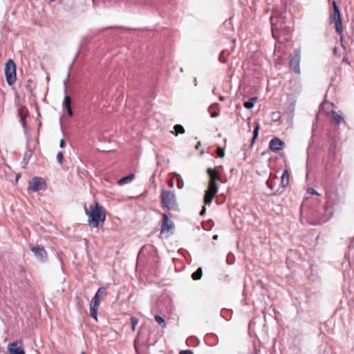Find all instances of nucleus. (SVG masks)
<instances>
[{"mask_svg":"<svg viewBox=\"0 0 354 354\" xmlns=\"http://www.w3.org/2000/svg\"><path fill=\"white\" fill-rule=\"evenodd\" d=\"M217 155L220 158H223L225 156V150L223 148L218 147L217 149Z\"/></svg>","mask_w":354,"mask_h":354,"instance_id":"27","label":"nucleus"},{"mask_svg":"<svg viewBox=\"0 0 354 354\" xmlns=\"http://www.w3.org/2000/svg\"><path fill=\"white\" fill-rule=\"evenodd\" d=\"M21 124H22V125H23V126H24V127H25V121H24V119H21Z\"/></svg>","mask_w":354,"mask_h":354,"instance_id":"37","label":"nucleus"},{"mask_svg":"<svg viewBox=\"0 0 354 354\" xmlns=\"http://www.w3.org/2000/svg\"><path fill=\"white\" fill-rule=\"evenodd\" d=\"M205 210H206V209H205V207H203V209H202V210H201V212H200V214H201V216L204 215V214H205Z\"/></svg>","mask_w":354,"mask_h":354,"instance_id":"34","label":"nucleus"},{"mask_svg":"<svg viewBox=\"0 0 354 354\" xmlns=\"http://www.w3.org/2000/svg\"><path fill=\"white\" fill-rule=\"evenodd\" d=\"M207 174L209 176V182L208 189L205 191L204 203L205 205H210L213 198L218 192V185L216 181L219 179V176L216 171L212 168H209L207 169Z\"/></svg>","mask_w":354,"mask_h":354,"instance_id":"2","label":"nucleus"},{"mask_svg":"<svg viewBox=\"0 0 354 354\" xmlns=\"http://www.w3.org/2000/svg\"><path fill=\"white\" fill-rule=\"evenodd\" d=\"M270 118L273 122H277L281 118V113L279 111H274L271 113Z\"/></svg>","mask_w":354,"mask_h":354,"instance_id":"21","label":"nucleus"},{"mask_svg":"<svg viewBox=\"0 0 354 354\" xmlns=\"http://www.w3.org/2000/svg\"><path fill=\"white\" fill-rule=\"evenodd\" d=\"M332 5L333 8L330 12V23L335 24L336 31L339 34H342L343 32V26L340 11L336 1H333Z\"/></svg>","mask_w":354,"mask_h":354,"instance_id":"3","label":"nucleus"},{"mask_svg":"<svg viewBox=\"0 0 354 354\" xmlns=\"http://www.w3.org/2000/svg\"><path fill=\"white\" fill-rule=\"evenodd\" d=\"M218 107V104H213L209 107L208 111L209 112L212 118H216L218 115L219 111Z\"/></svg>","mask_w":354,"mask_h":354,"instance_id":"15","label":"nucleus"},{"mask_svg":"<svg viewBox=\"0 0 354 354\" xmlns=\"http://www.w3.org/2000/svg\"><path fill=\"white\" fill-rule=\"evenodd\" d=\"M219 100L221 101H223L224 100V97L223 96H220Z\"/></svg>","mask_w":354,"mask_h":354,"instance_id":"39","label":"nucleus"},{"mask_svg":"<svg viewBox=\"0 0 354 354\" xmlns=\"http://www.w3.org/2000/svg\"><path fill=\"white\" fill-rule=\"evenodd\" d=\"M54 0H50V2L53 1Z\"/></svg>","mask_w":354,"mask_h":354,"instance_id":"42","label":"nucleus"},{"mask_svg":"<svg viewBox=\"0 0 354 354\" xmlns=\"http://www.w3.org/2000/svg\"><path fill=\"white\" fill-rule=\"evenodd\" d=\"M289 183V172L287 169L283 171L281 177V186L282 187H286Z\"/></svg>","mask_w":354,"mask_h":354,"instance_id":"14","label":"nucleus"},{"mask_svg":"<svg viewBox=\"0 0 354 354\" xmlns=\"http://www.w3.org/2000/svg\"><path fill=\"white\" fill-rule=\"evenodd\" d=\"M45 180L42 178H34L31 181L29 182L28 187V190L34 192H39L44 187Z\"/></svg>","mask_w":354,"mask_h":354,"instance_id":"7","label":"nucleus"},{"mask_svg":"<svg viewBox=\"0 0 354 354\" xmlns=\"http://www.w3.org/2000/svg\"><path fill=\"white\" fill-rule=\"evenodd\" d=\"M63 106L66 109L68 115L72 116L73 113L71 106V98L68 95H65Z\"/></svg>","mask_w":354,"mask_h":354,"instance_id":"13","label":"nucleus"},{"mask_svg":"<svg viewBox=\"0 0 354 354\" xmlns=\"http://www.w3.org/2000/svg\"><path fill=\"white\" fill-rule=\"evenodd\" d=\"M99 289H103L104 292H100V297L102 295H106V288L104 287L100 288Z\"/></svg>","mask_w":354,"mask_h":354,"instance_id":"32","label":"nucleus"},{"mask_svg":"<svg viewBox=\"0 0 354 354\" xmlns=\"http://www.w3.org/2000/svg\"><path fill=\"white\" fill-rule=\"evenodd\" d=\"M300 60H301V51L299 49H296L290 55L289 65H290V67L297 74L301 73Z\"/></svg>","mask_w":354,"mask_h":354,"instance_id":"6","label":"nucleus"},{"mask_svg":"<svg viewBox=\"0 0 354 354\" xmlns=\"http://www.w3.org/2000/svg\"><path fill=\"white\" fill-rule=\"evenodd\" d=\"M202 277V269L201 268H198L196 271H195L192 275V277L194 280H198Z\"/></svg>","mask_w":354,"mask_h":354,"instance_id":"20","label":"nucleus"},{"mask_svg":"<svg viewBox=\"0 0 354 354\" xmlns=\"http://www.w3.org/2000/svg\"><path fill=\"white\" fill-rule=\"evenodd\" d=\"M307 192L308 194H315V195H317V196L319 195V194L315 189H314L313 188H311V187L308 188L307 189Z\"/></svg>","mask_w":354,"mask_h":354,"instance_id":"30","label":"nucleus"},{"mask_svg":"<svg viewBox=\"0 0 354 354\" xmlns=\"http://www.w3.org/2000/svg\"><path fill=\"white\" fill-rule=\"evenodd\" d=\"M333 118L337 124L341 123L344 120L342 116L335 111H333Z\"/></svg>","mask_w":354,"mask_h":354,"instance_id":"22","label":"nucleus"},{"mask_svg":"<svg viewBox=\"0 0 354 354\" xmlns=\"http://www.w3.org/2000/svg\"><path fill=\"white\" fill-rule=\"evenodd\" d=\"M179 354H193V353L189 350H186L180 351Z\"/></svg>","mask_w":354,"mask_h":354,"instance_id":"31","label":"nucleus"},{"mask_svg":"<svg viewBox=\"0 0 354 354\" xmlns=\"http://www.w3.org/2000/svg\"><path fill=\"white\" fill-rule=\"evenodd\" d=\"M86 215L88 216V225L91 227H98L101 222L106 220V215L104 212L103 207L97 202L84 207Z\"/></svg>","mask_w":354,"mask_h":354,"instance_id":"1","label":"nucleus"},{"mask_svg":"<svg viewBox=\"0 0 354 354\" xmlns=\"http://www.w3.org/2000/svg\"><path fill=\"white\" fill-rule=\"evenodd\" d=\"M325 107H327L328 109L333 107V104L329 103V102H324L321 104V108L324 109Z\"/></svg>","mask_w":354,"mask_h":354,"instance_id":"29","label":"nucleus"},{"mask_svg":"<svg viewBox=\"0 0 354 354\" xmlns=\"http://www.w3.org/2000/svg\"><path fill=\"white\" fill-rule=\"evenodd\" d=\"M81 354H86L84 352H82Z\"/></svg>","mask_w":354,"mask_h":354,"instance_id":"41","label":"nucleus"},{"mask_svg":"<svg viewBox=\"0 0 354 354\" xmlns=\"http://www.w3.org/2000/svg\"><path fill=\"white\" fill-rule=\"evenodd\" d=\"M217 239H218V235L216 234L213 236V239L216 240Z\"/></svg>","mask_w":354,"mask_h":354,"instance_id":"40","label":"nucleus"},{"mask_svg":"<svg viewBox=\"0 0 354 354\" xmlns=\"http://www.w3.org/2000/svg\"><path fill=\"white\" fill-rule=\"evenodd\" d=\"M19 342H15L10 344L8 346L10 354H25L24 348Z\"/></svg>","mask_w":354,"mask_h":354,"instance_id":"11","label":"nucleus"},{"mask_svg":"<svg viewBox=\"0 0 354 354\" xmlns=\"http://www.w3.org/2000/svg\"><path fill=\"white\" fill-rule=\"evenodd\" d=\"M173 175L177 177V187L178 189H182L184 186L183 180L180 174L174 172Z\"/></svg>","mask_w":354,"mask_h":354,"instance_id":"18","label":"nucleus"},{"mask_svg":"<svg viewBox=\"0 0 354 354\" xmlns=\"http://www.w3.org/2000/svg\"><path fill=\"white\" fill-rule=\"evenodd\" d=\"M30 249L38 260L44 261L46 259V252L43 247L32 246Z\"/></svg>","mask_w":354,"mask_h":354,"instance_id":"10","label":"nucleus"},{"mask_svg":"<svg viewBox=\"0 0 354 354\" xmlns=\"http://www.w3.org/2000/svg\"><path fill=\"white\" fill-rule=\"evenodd\" d=\"M154 319L159 325L162 326V328H166L167 324L165 323V321L161 316L156 315Z\"/></svg>","mask_w":354,"mask_h":354,"instance_id":"19","label":"nucleus"},{"mask_svg":"<svg viewBox=\"0 0 354 354\" xmlns=\"http://www.w3.org/2000/svg\"><path fill=\"white\" fill-rule=\"evenodd\" d=\"M134 174H129L120 179L118 183L120 185H123L131 182L134 178Z\"/></svg>","mask_w":354,"mask_h":354,"instance_id":"16","label":"nucleus"},{"mask_svg":"<svg viewBox=\"0 0 354 354\" xmlns=\"http://www.w3.org/2000/svg\"><path fill=\"white\" fill-rule=\"evenodd\" d=\"M259 124H257V125L254 129V131H253V137H252V142H254V140L257 138L258 134H259Z\"/></svg>","mask_w":354,"mask_h":354,"instance_id":"24","label":"nucleus"},{"mask_svg":"<svg viewBox=\"0 0 354 354\" xmlns=\"http://www.w3.org/2000/svg\"><path fill=\"white\" fill-rule=\"evenodd\" d=\"M64 146H65L64 140L63 139H61L59 141V147L61 148H63V147H64Z\"/></svg>","mask_w":354,"mask_h":354,"instance_id":"33","label":"nucleus"},{"mask_svg":"<svg viewBox=\"0 0 354 354\" xmlns=\"http://www.w3.org/2000/svg\"><path fill=\"white\" fill-rule=\"evenodd\" d=\"M57 160L59 164H62L63 162L64 156H63V153L62 152H59L57 154Z\"/></svg>","mask_w":354,"mask_h":354,"instance_id":"28","label":"nucleus"},{"mask_svg":"<svg viewBox=\"0 0 354 354\" xmlns=\"http://www.w3.org/2000/svg\"><path fill=\"white\" fill-rule=\"evenodd\" d=\"M175 131H176V136H177L178 133H184L185 129L180 124H176L174 127Z\"/></svg>","mask_w":354,"mask_h":354,"instance_id":"23","label":"nucleus"},{"mask_svg":"<svg viewBox=\"0 0 354 354\" xmlns=\"http://www.w3.org/2000/svg\"><path fill=\"white\" fill-rule=\"evenodd\" d=\"M174 227V223L171 221L166 214H162V223L161 227V234L169 232Z\"/></svg>","mask_w":354,"mask_h":354,"instance_id":"9","label":"nucleus"},{"mask_svg":"<svg viewBox=\"0 0 354 354\" xmlns=\"http://www.w3.org/2000/svg\"><path fill=\"white\" fill-rule=\"evenodd\" d=\"M201 145V142H198L197 145H196V149H198L199 146Z\"/></svg>","mask_w":354,"mask_h":354,"instance_id":"38","label":"nucleus"},{"mask_svg":"<svg viewBox=\"0 0 354 354\" xmlns=\"http://www.w3.org/2000/svg\"><path fill=\"white\" fill-rule=\"evenodd\" d=\"M100 292H104L103 289H98L95 296L91 299V301L100 302Z\"/></svg>","mask_w":354,"mask_h":354,"instance_id":"25","label":"nucleus"},{"mask_svg":"<svg viewBox=\"0 0 354 354\" xmlns=\"http://www.w3.org/2000/svg\"><path fill=\"white\" fill-rule=\"evenodd\" d=\"M162 205L167 209H173L176 206V196L169 191L162 190L160 195Z\"/></svg>","mask_w":354,"mask_h":354,"instance_id":"5","label":"nucleus"},{"mask_svg":"<svg viewBox=\"0 0 354 354\" xmlns=\"http://www.w3.org/2000/svg\"><path fill=\"white\" fill-rule=\"evenodd\" d=\"M131 324H132V330H135L136 326L138 323V319L135 317H132L131 318Z\"/></svg>","mask_w":354,"mask_h":354,"instance_id":"26","label":"nucleus"},{"mask_svg":"<svg viewBox=\"0 0 354 354\" xmlns=\"http://www.w3.org/2000/svg\"><path fill=\"white\" fill-rule=\"evenodd\" d=\"M285 147V143L279 138H274L269 142V149L272 151H278L283 149Z\"/></svg>","mask_w":354,"mask_h":354,"instance_id":"8","label":"nucleus"},{"mask_svg":"<svg viewBox=\"0 0 354 354\" xmlns=\"http://www.w3.org/2000/svg\"><path fill=\"white\" fill-rule=\"evenodd\" d=\"M266 184H267L268 187H269L271 189H273L272 185V184L270 183V182L269 180H268L266 182Z\"/></svg>","mask_w":354,"mask_h":354,"instance_id":"35","label":"nucleus"},{"mask_svg":"<svg viewBox=\"0 0 354 354\" xmlns=\"http://www.w3.org/2000/svg\"><path fill=\"white\" fill-rule=\"evenodd\" d=\"M100 306V302L91 301L89 304L90 316L97 320V310Z\"/></svg>","mask_w":354,"mask_h":354,"instance_id":"12","label":"nucleus"},{"mask_svg":"<svg viewBox=\"0 0 354 354\" xmlns=\"http://www.w3.org/2000/svg\"><path fill=\"white\" fill-rule=\"evenodd\" d=\"M168 184H169V186L170 187H174V182H173L172 180H169Z\"/></svg>","mask_w":354,"mask_h":354,"instance_id":"36","label":"nucleus"},{"mask_svg":"<svg viewBox=\"0 0 354 354\" xmlns=\"http://www.w3.org/2000/svg\"><path fill=\"white\" fill-rule=\"evenodd\" d=\"M257 97H254L250 99V100L245 102L243 106L245 109H250L254 107V102L257 100Z\"/></svg>","mask_w":354,"mask_h":354,"instance_id":"17","label":"nucleus"},{"mask_svg":"<svg viewBox=\"0 0 354 354\" xmlns=\"http://www.w3.org/2000/svg\"><path fill=\"white\" fill-rule=\"evenodd\" d=\"M5 75L8 85H12L16 81V65L12 59H9L5 66Z\"/></svg>","mask_w":354,"mask_h":354,"instance_id":"4","label":"nucleus"}]
</instances>
